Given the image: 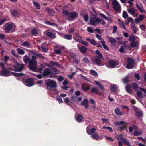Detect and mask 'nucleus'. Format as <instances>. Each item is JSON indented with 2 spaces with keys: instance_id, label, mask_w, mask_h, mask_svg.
<instances>
[{
  "instance_id": "f257e3e1",
  "label": "nucleus",
  "mask_w": 146,
  "mask_h": 146,
  "mask_svg": "<svg viewBox=\"0 0 146 146\" xmlns=\"http://www.w3.org/2000/svg\"><path fill=\"white\" fill-rule=\"evenodd\" d=\"M32 59L29 62V69L34 72H36L37 69V62L36 56L33 55L32 56Z\"/></svg>"
},
{
  "instance_id": "f03ea898",
  "label": "nucleus",
  "mask_w": 146,
  "mask_h": 146,
  "mask_svg": "<svg viewBox=\"0 0 146 146\" xmlns=\"http://www.w3.org/2000/svg\"><path fill=\"white\" fill-rule=\"evenodd\" d=\"M44 82L48 89L50 90H52L54 91L56 90V88L57 87V85L55 81L48 79L46 80Z\"/></svg>"
},
{
  "instance_id": "7ed1b4c3",
  "label": "nucleus",
  "mask_w": 146,
  "mask_h": 146,
  "mask_svg": "<svg viewBox=\"0 0 146 146\" xmlns=\"http://www.w3.org/2000/svg\"><path fill=\"white\" fill-rule=\"evenodd\" d=\"M15 25L13 23H6L3 26V29L6 33H9L12 29L15 28Z\"/></svg>"
},
{
  "instance_id": "20e7f679",
  "label": "nucleus",
  "mask_w": 146,
  "mask_h": 146,
  "mask_svg": "<svg viewBox=\"0 0 146 146\" xmlns=\"http://www.w3.org/2000/svg\"><path fill=\"white\" fill-rule=\"evenodd\" d=\"M132 127H129V131L130 132H132L133 130L135 131L133 133V135L135 136H139L141 135L142 134V132L141 130L138 131L137 127L136 125H132Z\"/></svg>"
},
{
  "instance_id": "39448f33",
  "label": "nucleus",
  "mask_w": 146,
  "mask_h": 146,
  "mask_svg": "<svg viewBox=\"0 0 146 146\" xmlns=\"http://www.w3.org/2000/svg\"><path fill=\"white\" fill-rule=\"evenodd\" d=\"M101 22V20L97 17H92L90 21V24L92 25L96 26L98 23Z\"/></svg>"
},
{
  "instance_id": "423d86ee",
  "label": "nucleus",
  "mask_w": 146,
  "mask_h": 146,
  "mask_svg": "<svg viewBox=\"0 0 146 146\" xmlns=\"http://www.w3.org/2000/svg\"><path fill=\"white\" fill-rule=\"evenodd\" d=\"M13 66L15 69L12 70L14 71L20 72L22 71L24 68L23 64L21 65L20 63L17 62H16Z\"/></svg>"
},
{
  "instance_id": "0eeeda50",
  "label": "nucleus",
  "mask_w": 146,
  "mask_h": 146,
  "mask_svg": "<svg viewBox=\"0 0 146 146\" xmlns=\"http://www.w3.org/2000/svg\"><path fill=\"white\" fill-rule=\"evenodd\" d=\"M113 6L114 10L116 11L120 12L121 11V6L119 3L116 0H113L112 3Z\"/></svg>"
},
{
  "instance_id": "6e6552de",
  "label": "nucleus",
  "mask_w": 146,
  "mask_h": 146,
  "mask_svg": "<svg viewBox=\"0 0 146 146\" xmlns=\"http://www.w3.org/2000/svg\"><path fill=\"white\" fill-rule=\"evenodd\" d=\"M127 64L126 67L127 69H131L133 68L134 63V60L132 58H128L127 60Z\"/></svg>"
},
{
  "instance_id": "1a4fd4ad",
  "label": "nucleus",
  "mask_w": 146,
  "mask_h": 146,
  "mask_svg": "<svg viewBox=\"0 0 146 146\" xmlns=\"http://www.w3.org/2000/svg\"><path fill=\"white\" fill-rule=\"evenodd\" d=\"M116 138L118 140L121 141L122 143L125 145L129 146H132L131 145L129 142L126 139L122 137L121 135H117L116 136Z\"/></svg>"
},
{
  "instance_id": "9d476101",
  "label": "nucleus",
  "mask_w": 146,
  "mask_h": 146,
  "mask_svg": "<svg viewBox=\"0 0 146 146\" xmlns=\"http://www.w3.org/2000/svg\"><path fill=\"white\" fill-rule=\"evenodd\" d=\"M11 72L6 69L2 70L0 72V75L4 76H8L11 75Z\"/></svg>"
},
{
  "instance_id": "9b49d317",
  "label": "nucleus",
  "mask_w": 146,
  "mask_h": 146,
  "mask_svg": "<svg viewBox=\"0 0 146 146\" xmlns=\"http://www.w3.org/2000/svg\"><path fill=\"white\" fill-rule=\"evenodd\" d=\"M106 65L107 67L110 68H114L117 65L116 62L114 60H111L108 63H107Z\"/></svg>"
},
{
  "instance_id": "f8f14e48",
  "label": "nucleus",
  "mask_w": 146,
  "mask_h": 146,
  "mask_svg": "<svg viewBox=\"0 0 146 146\" xmlns=\"http://www.w3.org/2000/svg\"><path fill=\"white\" fill-rule=\"evenodd\" d=\"M78 49L80 52L82 54H85L87 52V48L86 47L84 46H80V44H78L77 45Z\"/></svg>"
},
{
  "instance_id": "ddd939ff",
  "label": "nucleus",
  "mask_w": 146,
  "mask_h": 146,
  "mask_svg": "<svg viewBox=\"0 0 146 146\" xmlns=\"http://www.w3.org/2000/svg\"><path fill=\"white\" fill-rule=\"evenodd\" d=\"M25 85L28 87H31L34 85L33 80L32 78H29L25 80Z\"/></svg>"
},
{
  "instance_id": "4468645a",
  "label": "nucleus",
  "mask_w": 146,
  "mask_h": 146,
  "mask_svg": "<svg viewBox=\"0 0 146 146\" xmlns=\"http://www.w3.org/2000/svg\"><path fill=\"white\" fill-rule=\"evenodd\" d=\"M127 11L130 14L132 15L134 17H136L138 16V14L136 13L135 10L134 8H131L128 9Z\"/></svg>"
},
{
  "instance_id": "2eb2a0df",
  "label": "nucleus",
  "mask_w": 146,
  "mask_h": 146,
  "mask_svg": "<svg viewBox=\"0 0 146 146\" xmlns=\"http://www.w3.org/2000/svg\"><path fill=\"white\" fill-rule=\"evenodd\" d=\"M101 62V59L97 57L92 59V62L95 63L96 64L98 65H100Z\"/></svg>"
},
{
  "instance_id": "dca6fc26",
  "label": "nucleus",
  "mask_w": 146,
  "mask_h": 146,
  "mask_svg": "<svg viewBox=\"0 0 146 146\" xmlns=\"http://www.w3.org/2000/svg\"><path fill=\"white\" fill-rule=\"evenodd\" d=\"M52 73L51 70L49 68L45 69L42 72V74L44 76H46Z\"/></svg>"
},
{
  "instance_id": "f3484780",
  "label": "nucleus",
  "mask_w": 146,
  "mask_h": 146,
  "mask_svg": "<svg viewBox=\"0 0 146 146\" xmlns=\"http://www.w3.org/2000/svg\"><path fill=\"white\" fill-rule=\"evenodd\" d=\"M134 110L136 112V115L138 117L142 116L143 113L141 111H139L138 109L137 108H135Z\"/></svg>"
},
{
  "instance_id": "a211bd4d",
  "label": "nucleus",
  "mask_w": 146,
  "mask_h": 146,
  "mask_svg": "<svg viewBox=\"0 0 146 146\" xmlns=\"http://www.w3.org/2000/svg\"><path fill=\"white\" fill-rule=\"evenodd\" d=\"M109 41L113 45H115L116 42V40L115 38L111 37H110L108 36H107Z\"/></svg>"
},
{
  "instance_id": "6ab92c4d",
  "label": "nucleus",
  "mask_w": 146,
  "mask_h": 146,
  "mask_svg": "<svg viewBox=\"0 0 146 146\" xmlns=\"http://www.w3.org/2000/svg\"><path fill=\"white\" fill-rule=\"evenodd\" d=\"M81 104L85 106L86 109L88 108V100L86 98H85L81 102Z\"/></svg>"
},
{
  "instance_id": "aec40b11",
  "label": "nucleus",
  "mask_w": 146,
  "mask_h": 146,
  "mask_svg": "<svg viewBox=\"0 0 146 146\" xmlns=\"http://www.w3.org/2000/svg\"><path fill=\"white\" fill-rule=\"evenodd\" d=\"M96 129L94 128H92L90 129L88 127L86 129V131L88 134L89 135L94 133L95 131H96Z\"/></svg>"
},
{
  "instance_id": "412c9836",
  "label": "nucleus",
  "mask_w": 146,
  "mask_h": 146,
  "mask_svg": "<svg viewBox=\"0 0 146 146\" xmlns=\"http://www.w3.org/2000/svg\"><path fill=\"white\" fill-rule=\"evenodd\" d=\"M118 87L117 85L115 84H111L110 85V90L112 92H115L117 89Z\"/></svg>"
},
{
  "instance_id": "4be33fe9",
  "label": "nucleus",
  "mask_w": 146,
  "mask_h": 146,
  "mask_svg": "<svg viewBox=\"0 0 146 146\" xmlns=\"http://www.w3.org/2000/svg\"><path fill=\"white\" fill-rule=\"evenodd\" d=\"M75 35V36H74V39L76 40V41L77 42H80V40L82 39V38L78 33H76Z\"/></svg>"
},
{
  "instance_id": "5701e85b",
  "label": "nucleus",
  "mask_w": 146,
  "mask_h": 146,
  "mask_svg": "<svg viewBox=\"0 0 146 146\" xmlns=\"http://www.w3.org/2000/svg\"><path fill=\"white\" fill-rule=\"evenodd\" d=\"M21 46L26 48H29L31 46L29 42L27 41H25L21 44Z\"/></svg>"
},
{
  "instance_id": "b1692460",
  "label": "nucleus",
  "mask_w": 146,
  "mask_h": 146,
  "mask_svg": "<svg viewBox=\"0 0 146 146\" xmlns=\"http://www.w3.org/2000/svg\"><path fill=\"white\" fill-rule=\"evenodd\" d=\"M70 17L72 19H76L77 17V14L75 12L70 13L69 14Z\"/></svg>"
},
{
  "instance_id": "393cba45",
  "label": "nucleus",
  "mask_w": 146,
  "mask_h": 146,
  "mask_svg": "<svg viewBox=\"0 0 146 146\" xmlns=\"http://www.w3.org/2000/svg\"><path fill=\"white\" fill-rule=\"evenodd\" d=\"M83 117L82 115H78L76 117V120L78 122H80L82 121Z\"/></svg>"
},
{
  "instance_id": "a878e982",
  "label": "nucleus",
  "mask_w": 146,
  "mask_h": 146,
  "mask_svg": "<svg viewBox=\"0 0 146 146\" xmlns=\"http://www.w3.org/2000/svg\"><path fill=\"white\" fill-rule=\"evenodd\" d=\"M47 35L50 38H55L54 35L52 32L50 31H48L47 33Z\"/></svg>"
},
{
  "instance_id": "bb28decb",
  "label": "nucleus",
  "mask_w": 146,
  "mask_h": 146,
  "mask_svg": "<svg viewBox=\"0 0 146 146\" xmlns=\"http://www.w3.org/2000/svg\"><path fill=\"white\" fill-rule=\"evenodd\" d=\"M91 137L94 139L98 140L99 138V135L97 133H95L91 136Z\"/></svg>"
},
{
  "instance_id": "cd10ccee",
  "label": "nucleus",
  "mask_w": 146,
  "mask_h": 146,
  "mask_svg": "<svg viewBox=\"0 0 146 146\" xmlns=\"http://www.w3.org/2000/svg\"><path fill=\"white\" fill-rule=\"evenodd\" d=\"M87 41H89L91 44L94 45H96L97 44V43L93 39H90L88 38L86 39Z\"/></svg>"
},
{
  "instance_id": "c85d7f7f",
  "label": "nucleus",
  "mask_w": 146,
  "mask_h": 146,
  "mask_svg": "<svg viewBox=\"0 0 146 146\" xmlns=\"http://www.w3.org/2000/svg\"><path fill=\"white\" fill-rule=\"evenodd\" d=\"M94 82L101 89L104 90V86L100 82L98 81H94Z\"/></svg>"
},
{
  "instance_id": "c756f323",
  "label": "nucleus",
  "mask_w": 146,
  "mask_h": 146,
  "mask_svg": "<svg viewBox=\"0 0 146 146\" xmlns=\"http://www.w3.org/2000/svg\"><path fill=\"white\" fill-rule=\"evenodd\" d=\"M46 10L47 11L49 12V14L50 15L52 16L54 14V12L52 9L47 8H46Z\"/></svg>"
},
{
  "instance_id": "7c9ffc66",
  "label": "nucleus",
  "mask_w": 146,
  "mask_h": 146,
  "mask_svg": "<svg viewBox=\"0 0 146 146\" xmlns=\"http://www.w3.org/2000/svg\"><path fill=\"white\" fill-rule=\"evenodd\" d=\"M101 42L102 43L103 48L107 50H108L109 48L105 44V42L104 40H102L101 41Z\"/></svg>"
},
{
  "instance_id": "2f4dec72",
  "label": "nucleus",
  "mask_w": 146,
  "mask_h": 146,
  "mask_svg": "<svg viewBox=\"0 0 146 146\" xmlns=\"http://www.w3.org/2000/svg\"><path fill=\"white\" fill-rule=\"evenodd\" d=\"M16 50L18 53L20 55H23L25 53V52L21 49L17 48L16 49Z\"/></svg>"
},
{
  "instance_id": "473e14b6",
  "label": "nucleus",
  "mask_w": 146,
  "mask_h": 146,
  "mask_svg": "<svg viewBox=\"0 0 146 146\" xmlns=\"http://www.w3.org/2000/svg\"><path fill=\"white\" fill-rule=\"evenodd\" d=\"M115 112L116 114L119 115L121 116L123 115V113L121 112L120 110L118 108H116L115 110Z\"/></svg>"
},
{
  "instance_id": "72a5a7b5",
  "label": "nucleus",
  "mask_w": 146,
  "mask_h": 146,
  "mask_svg": "<svg viewBox=\"0 0 146 146\" xmlns=\"http://www.w3.org/2000/svg\"><path fill=\"white\" fill-rule=\"evenodd\" d=\"M125 124H126V123L122 121L117 122L115 123V125L117 126L124 125Z\"/></svg>"
},
{
  "instance_id": "f704fd0d",
  "label": "nucleus",
  "mask_w": 146,
  "mask_h": 146,
  "mask_svg": "<svg viewBox=\"0 0 146 146\" xmlns=\"http://www.w3.org/2000/svg\"><path fill=\"white\" fill-rule=\"evenodd\" d=\"M23 59L24 62L26 63H27L30 60L29 58L27 55H25Z\"/></svg>"
},
{
  "instance_id": "c9c22d12",
  "label": "nucleus",
  "mask_w": 146,
  "mask_h": 146,
  "mask_svg": "<svg viewBox=\"0 0 146 146\" xmlns=\"http://www.w3.org/2000/svg\"><path fill=\"white\" fill-rule=\"evenodd\" d=\"M130 26L131 29L134 32H135L136 31L137 29L135 27V25L133 23H131L130 25Z\"/></svg>"
},
{
  "instance_id": "e433bc0d",
  "label": "nucleus",
  "mask_w": 146,
  "mask_h": 146,
  "mask_svg": "<svg viewBox=\"0 0 146 146\" xmlns=\"http://www.w3.org/2000/svg\"><path fill=\"white\" fill-rule=\"evenodd\" d=\"M90 72L93 76L96 77L98 76V74L94 70L91 69L90 70Z\"/></svg>"
},
{
  "instance_id": "4c0bfd02",
  "label": "nucleus",
  "mask_w": 146,
  "mask_h": 146,
  "mask_svg": "<svg viewBox=\"0 0 146 146\" xmlns=\"http://www.w3.org/2000/svg\"><path fill=\"white\" fill-rule=\"evenodd\" d=\"M32 54L36 57L42 58H43V57L41 54L37 53L35 52H33Z\"/></svg>"
},
{
  "instance_id": "58836bf2",
  "label": "nucleus",
  "mask_w": 146,
  "mask_h": 146,
  "mask_svg": "<svg viewBox=\"0 0 146 146\" xmlns=\"http://www.w3.org/2000/svg\"><path fill=\"white\" fill-rule=\"evenodd\" d=\"M131 86L129 84H127L126 86V90L128 92L131 93Z\"/></svg>"
},
{
  "instance_id": "ea45409f",
  "label": "nucleus",
  "mask_w": 146,
  "mask_h": 146,
  "mask_svg": "<svg viewBox=\"0 0 146 146\" xmlns=\"http://www.w3.org/2000/svg\"><path fill=\"white\" fill-rule=\"evenodd\" d=\"M136 94L138 97L141 99H142L143 97V96L142 92L139 91H137L136 92Z\"/></svg>"
},
{
  "instance_id": "a19ab883",
  "label": "nucleus",
  "mask_w": 146,
  "mask_h": 146,
  "mask_svg": "<svg viewBox=\"0 0 146 146\" xmlns=\"http://www.w3.org/2000/svg\"><path fill=\"white\" fill-rule=\"evenodd\" d=\"M23 74L21 73H15L13 72H11V75H13L15 76H22Z\"/></svg>"
},
{
  "instance_id": "79ce46f5",
  "label": "nucleus",
  "mask_w": 146,
  "mask_h": 146,
  "mask_svg": "<svg viewBox=\"0 0 146 146\" xmlns=\"http://www.w3.org/2000/svg\"><path fill=\"white\" fill-rule=\"evenodd\" d=\"M136 7L142 13L145 12V10L143 9L141 7H140L137 4H136Z\"/></svg>"
},
{
  "instance_id": "37998d69",
  "label": "nucleus",
  "mask_w": 146,
  "mask_h": 146,
  "mask_svg": "<svg viewBox=\"0 0 146 146\" xmlns=\"http://www.w3.org/2000/svg\"><path fill=\"white\" fill-rule=\"evenodd\" d=\"M64 38L67 40H71L72 38V36L70 35H66L64 36Z\"/></svg>"
},
{
  "instance_id": "c03bdc74",
  "label": "nucleus",
  "mask_w": 146,
  "mask_h": 146,
  "mask_svg": "<svg viewBox=\"0 0 146 146\" xmlns=\"http://www.w3.org/2000/svg\"><path fill=\"white\" fill-rule=\"evenodd\" d=\"M98 89L97 88L95 87L92 89L91 91L92 93H94L96 94H98Z\"/></svg>"
},
{
  "instance_id": "a18cd8bd",
  "label": "nucleus",
  "mask_w": 146,
  "mask_h": 146,
  "mask_svg": "<svg viewBox=\"0 0 146 146\" xmlns=\"http://www.w3.org/2000/svg\"><path fill=\"white\" fill-rule=\"evenodd\" d=\"M137 43L134 41L130 43V46L132 47H134L137 46Z\"/></svg>"
},
{
  "instance_id": "49530a36",
  "label": "nucleus",
  "mask_w": 146,
  "mask_h": 146,
  "mask_svg": "<svg viewBox=\"0 0 146 146\" xmlns=\"http://www.w3.org/2000/svg\"><path fill=\"white\" fill-rule=\"evenodd\" d=\"M33 4L36 7L37 9L40 8V5L38 3L36 2H33Z\"/></svg>"
},
{
  "instance_id": "de8ad7c7",
  "label": "nucleus",
  "mask_w": 146,
  "mask_h": 146,
  "mask_svg": "<svg viewBox=\"0 0 146 146\" xmlns=\"http://www.w3.org/2000/svg\"><path fill=\"white\" fill-rule=\"evenodd\" d=\"M95 52L96 54L98 55L99 58H102L103 56L102 54L100 52L99 50H96L95 51Z\"/></svg>"
},
{
  "instance_id": "09e8293b",
  "label": "nucleus",
  "mask_w": 146,
  "mask_h": 146,
  "mask_svg": "<svg viewBox=\"0 0 146 146\" xmlns=\"http://www.w3.org/2000/svg\"><path fill=\"white\" fill-rule=\"evenodd\" d=\"M139 17L141 21H143L144 19L146 18V17L144 14H140L139 15Z\"/></svg>"
},
{
  "instance_id": "8fccbe9b",
  "label": "nucleus",
  "mask_w": 146,
  "mask_h": 146,
  "mask_svg": "<svg viewBox=\"0 0 146 146\" xmlns=\"http://www.w3.org/2000/svg\"><path fill=\"white\" fill-rule=\"evenodd\" d=\"M77 99V97L75 96H73L71 98V101L72 102L76 101Z\"/></svg>"
},
{
  "instance_id": "3c124183",
  "label": "nucleus",
  "mask_w": 146,
  "mask_h": 146,
  "mask_svg": "<svg viewBox=\"0 0 146 146\" xmlns=\"http://www.w3.org/2000/svg\"><path fill=\"white\" fill-rule=\"evenodd\" d=\"M32 34L34 35H36L37 32L36 29L34 28L31 30Z\"/></svg>"
},
{
  "instance_id": "603ef678",
  "label": "nucleus",
  "mask_w": 146,
  "mask_h": 146,
  "mask_svg": "<svg viewBox=\"0 0 146 146\" xmlns=\"http://www.w3.org/2000/svg\"><path fill=\"white\" fill-rule=\"evenodd\" d=\"M119 25L121 28H123L125 30H126V28L125 26V25L122 21H121L119 23Z\"/></svg>"
},
{
  "instance_id": "864d4df0",
  "label": "nucleus",
  "mask_w": 146,
  "mask_h": 146,
  "mask_svg": "<svg viewBox=\"0 0 146 146\" xmlns=\"http://www.w3.org/2000/svg\"><path fill=\"white\" fill-rule=\"evenodd\" d=\"M11 14L14 16H16L17 15L18 13L16 10H13L11 11Z\"/></svg>"
},
{
  "instance_id": "5fc2aeb1",
  "label": "nucleus",
  "mask_w": 146,
  "mask_h": 146,
  "mask_svg": "<svg viewBox=\"0 0 146 146\" xmlns=\"http://www.w3.org/2000/svg\"><path fill=\"white\" fill-rule=\"evenodd\" d=\"M128 14L126 11H124L123 13V17L125 19L128 17Z\"/></svg>"
},
{
  "instance_id": "6e6d98bb",
  "label": "nucleus",
  "mask_w": 146,
  "mask_h": 146,
  "mask_svg": "<svg viewBox=\"0 0 146 146\" xmlns=\"http://www.w3.org/2000/svg\"><path fill=\"white\" fill-rule=\"evenodd\" d=\"M87 30L89 32L91 33H92L94 32V31L92 29V27H88Z\"/></svg>"
},
{
  "instance_id": "4d7b16f0",
  "label": "nucleus",
  "mask_w": 146,
  "mask_h": 146,
  "mask_svg": "<svg viewBox=\"0 0 146 146\" xmlns=\"http://www.w3.org/2000/svg\"><path fill=\"white\" fill-rule=\"evenodd\" d=\"M45 23L46 24L48 25L53 26H56V25L55 23H51L50 21H46Z\"/></svg>"
},
{
  "instance_id": "13d9d810",
  "label": "nucleus",
  "mask_w": 146,
  "mask_h": 146,
  "mask_svg": "<svg viewBox=\"0 0 146 146\" xmlns=\"http://www.w3.org/2000/svg\"><path fill=\"white\" fill-rule=\"evenodd\" d=\"M103 129H106L108 130H109L110 132H112L113 131L112 128L110 127H106L105 126L103 127Z\"/></svg>"
},
{
  "instance_id": "bf43d9fd",
  "label": "nucleus",
  "mask_w": 146,
  "mask_h": 146,
  "mask_svg": "<svg viewBox=\"0 0 146 146\" xmlns=\"http://www.w3.org/2000/svg\"><path fill=\"white\" fill-rule=\"evenodd\" d=\"M11 54L13 56L15 57H17L18 56L17 52L15 51L12 50L11 51Z\"/></svg>"
},
{
  "instance_id": "052dcab7",
  "label": "nucleus",
  "mask_w": 146,
  "mask_h": 146,
  "mask_svg": "<svg viewBox=\"0 0 146 146\" xmlns=\"http://www.w3.org/2000/svg\"><path fill=\"white\" fill-rule=\"evenodd\" d=\"M100 15L101 16V17L104 18L105 19L107 20H108L109 19V18H108L104 14H102V13L100 14Z\"/></svg>"
},
{
  "instance_id": "680f3d73",
  "label": "nucleus",
  "mask_w": 146,
  "mask_h": 146,
  "mask_svg": "<svg viewBox=\"0 0 146 146\" xmlns=\"http://www.w3.org/2000/svg\"><path fill=\"white\" fill-rule=\"evenodd\" d=\"M133 86L135 90H137L138 87L137 84L134 83L133 84Z\"/></svg>"
},
{
  "instance_id": "e2e57ef3",
  "label": "nucleus",
  "mask_w": 146,
  "mask_h": 146,
  "mask_svg": "<svg viewBox=\"0 0 146 146\" xmlns=\"http://www.w3.org/2000/svg\"><path fill=\"white\" fill-rule=\"evenodd\" d=\"M130 41H133L135 40V37L131 35L130 36L129 39Z\"/></svg>"
},
{
  "instance_id": "0e129e2a",
  "label": "nucleus",
  "mask_w": 146,
  "mask_h": 146,
  "mask_svg": "<svg viewBox=\"0 0 146 146\" xmlns=\"http://www.w3.org/2000/svg\"><path fill=\"white\" fill-rule=\"evenodd\" d=\"M83 62L86 63H88L89 62V60L88 58L87 57L84 58L83 59Z\"/></svg>"
},
{
  "instance_id": "69168bd1",
  "label": "nucleus",
  "mask_w": 146,
  "mask_h": 146,
  "mask_svg": "<svg viewBox=\"0 0 146 146\" xmlns=\"http://www.w3.org/2000/svg\"><path fill=\"white\" fill-rule=\"evenodd\" d=\"M80 42L85 46H86L89 45V44L87 42L85 41L81 40L80 41Z\"/></svg>"
},
{
  "instance_id": "338daca9",
  "label": "nucleus",
  "mask_w": 146,
  "mask_h": 146,
  "mask_svg": "<svg viewBox=\"0 0 146 146\" xmlns=\"http://www.w3.org/2000/svg\"><path fill=\"white\" fill-rule=\"evenodd\" d=\"M83 18L85 21L86 22H87L88 20V15L86 14L83 17Z\"/></svg>"
},
{
  "instance_id": "774afa93",
  "label": "nucleus",
  "mask_w": 146,
  "mask_h": 146,
  "mask_svg": "<svg viewBox=\"0 0 146 146\" xmlns=\"http://www.w3.org/2000/svg\"><path fill=\"white\" fill-rule=\"evenodd\" d=\"M96 36L99 40H101V41L102 40V38L100 35L96 34Z\"/></svg>"
}]
</instances>
